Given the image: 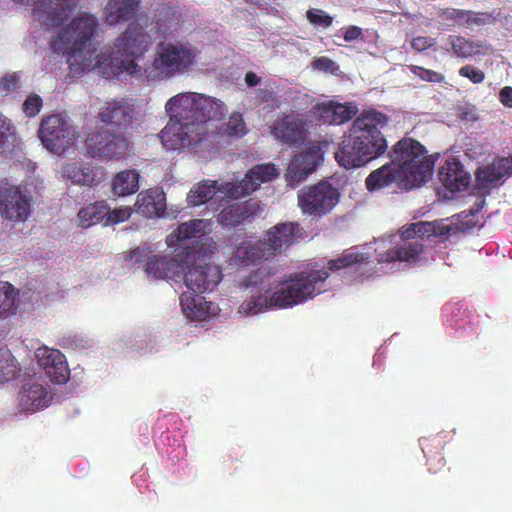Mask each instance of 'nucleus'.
<instances>
[{"instance_id":"nucleus-1","label":"nucleus","mask_w":512,"mask_h":512,"mask_svg":"<svg viewBox=\"0 0 512 512\" xmlns=\"http://www.w3.org/2000/svg\"><path fill=\"white\" fill-rule=\"evenodd\" d=\"M97 29L98 21L94 15L80 13L60 27L51 40V48L55 53L67 56V63L74 74L98 68L106 78L117 76L127 68L126 32H123L107 51L95 55L91 43Z\"/></svg>"},{"instance_id":"nucleus-2","label":"nucleus","mask_w":512,"mask_h":512,"mask_svg":"<svg viewBox=\"0 0 512 512\" xmlns=\"http://www.w3.org/2000/svg\"><path fill=\"white\" fill-rule=\"evenodd\" d=\"M165 108L170 120L160 133L163 146L180 150L196 146L207 136V122L225 116V104L196 92L180 93L170 98Z\"/></svg>"},{"instance_id":"nucleus-3","label":"nucleus","mask_w":512,"mask_h":512,"mask_svg":"<svg viewBox=\"0 0 512 512\" xmlns=\"http://www.w3.org/2000/svg\"><path fill=\"white\" fill-rule=\"evenodd\" d=\"M426 153L425 147L412 138L398 141L390 152L391 161L367 176V190L374 192L393 183L409 190L427 182L432 176L434 161Z\"/></svg>"},{"instance_id":"nucleus-4","label":"nucleus","mask_w":512,"mask_h":512,"mask_svg":"<svg viewBox=\"0 0 512 512\" xmlns=\"http://www.w3.org/2000/svg\"><path fill=\"white\" fill-rule=\"evenodd\" d=\"M388 121V116L383 112L373 108L363 110L354 119L335 152L338 164L346 169L359 168L383 155L388 144L381 129L387 126Z\"/></svg>"},{"instance_id":"nucleus-5","label":"nucleus","mask_w":512,"mask_h":512,"mask_svg":"<svg viewBox=\"0 0 512 512\" xmlns=\"http://www.w3.org/2000/svg\"><path fill=\"white\" fill-rule=\"evenodd\" d=\"M197 49L190 44L165 43L157 46L153 61L154 77L169 78L188 72L196 62Z\"/></svg>"},{"instance_id":"nucleus-6","label":"nucleus","mask_w":512,"mask_h":512,"mask_svg":"<svg viewBox=\"0 0 512 512\" xmlns=\"http://www.w3.org/2000/svg\"><path fill=\"white\" fill-rule=\"evenodd\" d=\"M38 135L42 145L51 153L63 155L75 146L77 132L70 118L62 113L41 120Z\"/></svg>"},{"instance_id":"nucleus-7","label":"nucleus","mask_w":512,"mask_h":512,"mask_svg":"<svg viewBox=\"0 0 512 512\" xmlns=\"http://www.w3.org/2000/svg\"><path fill=\"white\" fill-rule=\"evenodd\" d=\"M298 206L302 213L321 217L332 211L340 200V192L330 182L322 180L298 191Z\"/></svg>"},{"instance_id":"nucleus-8","label":"nucleus","mask_w":512,"mask_h":512,"mask_svg":"<svg viewBox=\"0 0 512 512\" xmlns=\"http://www.w3.org/2000/svg\"><path fill=\"white\" fill-rule=\"evenodd\" d=\"M449 228L437 222L420 221L403 225L399 230V237L403 244L397 245L392 255L388 256H420L423 252L424 238L446 235Z\"/></svg>"},{"instance_id":"nucleus-9","label":"nucleus","mask_w":512,"mask_h":512,"mask_svg":"<svg viewBox=\"0 0 512 512\" xmlns=\"http://www.w3.org/2000/svg\"><path fill=\"white\" fill-rule=\"evenodd\" d=\"M32 197L26 186H0V215L6 221L24 222L30 215Z\"/></svg>"},{"instance_id":"nucleus-10","label":"nucleus","mask_w":512,"mask_h":512,"mask_svg":"<svg viewBox=\"0 0 512 512\" xmlns=\"http://www.w3.org/2000/svg\"><path fill=\"white\" fill-rule=\"evenodd\" d=\"M278 176L279 171L274 164H258L249 169L241 181L223 183L222 193L231 199H238L250 195L261 184L272 181Z\"/></svg>"},{"instance_id":"nucleus-11","label":"nucleus","mask_w":512,"mask_h":512,"mask_svg":"<svg viewBox=\"0 0 512 512\" xmlns=\"http://www.w3.org/2000/svg\"><path fill=\"white\" fill-rule=\"evenodd\" d=\"M127 142L122 135H112L110 130L99 132L91 131L85 139L86 153L93 158L111 159L123 155L127 149Z\"/></svg>"},{"instance_id":"nucleus-12","label":"nucleus","mask_w":512,"mask_h":512,"mask_svg":"<svg viewBox=\"0 0 512 512\" xmlns=\"http://www.w3.org/2000/svg\"><path fill=\"white\" fill-rule=\"evenodd\" d=\"M140 0H130V57L137 58L152 45L151 36L145 31L150 18L139 13Z\"/></svg>"},{"instance_id":"nucleus-13","label":"nucleus","mask_w":512,"mask_h":512,"mask_svg":"<svg viewBox=\"0 0 512 512\" xmlns=\"http://www.w3.org/2000/svg\"><path fill=\"white\" fill-rule=\"evenodd\" d=\"M80 0H38L35 17L46 26H57L77 8Z\"/></svg>"},{"instance_id":"nucleus-14","label":"nucleus","mask_w":512,"mask_h":512,"mask_svg":"<svg viewBox=\"0 0 512 512\" xmlns=\"http://www.w3.org/2000/svg\"><path fill=\"white\" fill-rule=\"evenodd\" d=\"M259 212V205L252 200L231 202L224 205L216 220L224 228H236L252 220Z\"/></svg>"},{"instance_id":"nucleus-15","label":"nucleus","mask_w":512,"mask_h":512,"mask_svg":"<svg viewBox=\"0 0 512 512\" xmlns=\"http://www.w3.org/2000/svg\"><path fill=\"white\" fill-rule=\"evenodd\" d=\"M271 133L282 143H300L306 137L307 122L302 116L293 113L287 114L274 121L271 126Z\"/></svg>"},{"instance_id":"nucleus-16","label":"nucleus","mask_w":512,"mask_h":512,"mask_svg":"<svg viewBox=\"0 0 512 512\" xmlns=\"http://www.w3.org/2000/svg\"><path fill=\"white\" fill-rule=\"evenodd\" d=\"M35 355L38 365L52 382L63 384L68 380L69 369L65 356L59 350L43 346L36 350Z\"/></svg>"},{"instance_id":"nucleus-17","label":"nucleus","mask_w":512,"mask_h":512,"mask_svg":"<svg viewBox=\"0 0 512 512\" xmlns=\"http://www.w3.org/2000/svg\"><path fill=\"white\" fill-rule=\"evenodd\" d=\"M298 223H281L271 228L264 236L263 251L281 253L300 238Z\"/></svg>"},{"instance_id":"nucleus-18","label":"nucleus","mask_w":512,"mask_h":512,"mask_svg":"<svg viewBox=\"0 0 512 512\" xmlns=\"http://www.w3.org/2000/svg\"><path fill=\"white\" fill-rule=\"evenodd\" d=\"M52 396L43 384H24L18 392V407L21 412H35L47 407Z\"/></svg>"},{"instance_id":"nucleus-19","label":"nucleus","mask_w":512,"mask_h":512,"mask_svg":"<svg viewBox=\"0 0 512 512\" xmlns=\"http://www.w3.org/2000/svg\"><path fill=\"white\" fill-rule=\"evenodd\" d=\"M316 110L320 120L329 125H342L353 119L358 113L357 105L354 102H323L316 106Z\"/></svg>"},{"instance_id":"nucleus-20","label":"nucleus","mask_w":512,"mask_h":512,"mask_svg":"<svg viewBox=\"0 0 512 512\" xmlns=\"http://www.w3.org/2000/svg\"><path fill=\"white\" fill-rule=\"evenodd\" d=\"M439 180L451 192L465 190L470 184V175L456 158L449 159L439 169Z\"/></svg>"},{"instance_id":"nucleus-21","label":"nucleus","mask_w":512,"mask_h":512,"mask_svg":"<svg viewBox=\"0 0 512 512\" xmlns=\"http://www.w3.org/2000/svg\"><path fill=\"white\" fill-rule=\"evenodd\" d=\"M165 208L164 193L158 188H151L138 194L134 208L130 207V214L134 211L146 218H152L164 213Z\"/></svg>"},{"instance_id":"nucleus-22","label":"nucleus","mask_w":512,"mask_h":512,"mask_svg":"<svg viewBox=\"0 0 512 512\" xmlns=\"http://www.w3.org/2000/svg\"><path fill=\"white\" fill-rule=\"evenodd\" d=\"M447 46L445 50L458 58H472L485 54L489 50V45L480 40H472L460 35H449L446 39Z\"/></svg>"},{"instance_id":"nucleus-23","label":"nucleus","mask_w":512,"mask_h":512,"mask_svg":"<svg viewBox=\"0 0 512 512\" xmlns=\"http://www.w3.org/2000/svg\"><path fill=\"white\" fill-rule=\"evenodd\" d=\"M60 174L63 178L74 184L85 186L95 185L99 182L97 172L94 168L82 166L77 163H67L61 167Z\"/></svg>"},{"instance_id":"nucleus-24","label":"nucleus","mask_w":512,"mask_h":512,"mask_svg":"<svg viewBox=\"0 0 512 512\" xmlns=\"http://www.w3.org/2000/svg\"><path fill=\"white\" fill-rule=\"evenodd\" d=\"M203 234V220H191L180 224L166 238L169 247L183 246L186 240L199 238Z\"/></svg>"},{"instance_id":"nucleus-25","label":"nucleus","mask_w":512,"mask_h":512,"mask_svg":"<svg viewBox=\"0 0 512 512\" xmlns=\"http://www.w3.org/2000/svg\"><path fill=\"white\" fill-rule=\"evenodd\" d=\"M19 306V290L6 281H0V318L16 313Z\"/></svg>"},{"instance_id":"nucleus-26","label":"nucleus","mask_w":512,"mask_h":512,"mask_svg":"<svg viewBox=\"0 0 512 512\" xmlns=\"http://www.w3.org/2000/svg\"><path fill=\"white\" fill-rule=\"evenodd\" d=\"M127 114L128 105L126 102H111L101 111L100 118L107 125L122 127L125 130Z\"/></svg>"},{"instance_id":"nucleus-27","label":"nucleus","mask_w":512,"mask_h":512,"mask_svg":"<svg viewBox=\"0 0 512 512\" xmlns=\"http://www.w3.org/2000/svg\"><path fill=\"white\" fill-rule=\"evenodd\" d=\"M108 214V206L103 202L89 204L82 208L76 218V224L82 228H88L104 220Z\"/></svg>"},{"instance_id":"nucleus-28","label":"nucleus","mask_w":512,"mask_h":512,"mask_svg":"<svg viewBox=\"0 0 512 512\" xmlns=\"http://www.w3.org/2000/svg\"><path fill=\"white\" fill-rule=\"evenodd\" d=\"M216 181H203L195 185L187 195V202L191 206H199L211 200L217 193ZM222 192V187L219 189Z\"/></svg>"},{"instance_id":"nucleus-29","label":"nucleus","mask_w":512,"mask_h":512,"mask_svg":"<svg viewBox=\"0 0 512 512\" xmlns=\"http://www.w3.org/2000/svg\"><path fill=\"white\" fill-rule=\"evenodd\" d=\"M482 178L490 183L512 175V155L498 158L481 172Z\"/></svg>"},{"instance_id":"nucleus-30","label":"nucleus","mask_w":512,"mask_h":512,"mask_svg":"<svg viewBox=\"0 0 512 512\" xmlns=\"http://www.w3.org/2000/svg\"><path fill=\"white\" fill-rule=\"evenodd\" d=\"M17 141L15 127L11 120L0 114V154L12 150Z\"/></svg>"},{"instance_id":"nucleus-31","label":"nucleus","mask_w":512,"mask_h":512,"mask_svg":"<svg viewBox=\"0 0 512 512\" xmlns=\"http://www.w3.org/2000/svg\"><path fill=\"white\" fill-rule=\"evenodd\" d=\"M20 369L15 357L8 349H0V384L14 379Z\"/></svg>"},{"instance_id":"nucleus-32","label":"nucleus","mask_w":512,"mask_h":512,"mask_svg":"<svg viewBox=\"0 0 512 512\" xmlns=\"http://www.w3.org/2000/svg\"><path fill=\"white\" fill-rule=\"evenodd\" d=\"M128 14V0H110L106 7V21L109 25H116L126 21Z\"/></svg>"},{"instance_id":"nucleus-33","label":"nucleus","mask_w":512,"mask_h":512,"mask_svg":"<svg viewBox=\"0 0 512 512\" xmlns=\"http://www.w3.org/2000/svg\"><path fill=\"white\" fill-rule=\"evenodd\" d=\"M220 133L229 137H242L246 134V125L239 113L232 114L220 127Z\"/></svg>"},{"instance_id":"nucleus-34","label":"nucleus","mask_w":512,"mask_h":512,"mask_svg":"<svg viewBox=\"0 0 512 512\" xmlns=\"http://www.w3.org/2000/svg\"><path fill=\"white\" fill-rule=\"evenodd\" d=\"M318 158V151H316L315 149L303 151L298 155H295L294 158L291 160L292 170L295 169L296 167H301L304 170L308 171L309 173H312L318 165Z\"/></svg>"},{"instance_id":"nucleus-35","label":"nucleus","mask_w":512,"mask_h":512,"mask_svg":"<svg viewBox=\"0 0 512 512\" xmlns=\"http://www.w3.org/2000/svg\"><path fill=\"white\" fill-rule=\"evenodd\" d=\"M410 72L419 79L430 82V83H443L445 81V77L443 74L424 68L422 66L417 65H410L409 66Z\"/></svg>"},{"instance_id":"nucleus-36","label":"nucleus","mask_w":512,"mask_h":512,"mask_svg":"<svg viewBox=\"0 0 512 512\" xmlns=\"http://www.w3.org/2000/svg\"><path fill=\"white\" fill-rule=\"evenodd\" d=\"M158 29L163 33H167L173 26L178 24L176 12L169 7H163L158 12Z\"/></svg>"},{"instance_id":"nucleus-37","label":"nucleus","mask_w":512,"mask_h":512,"mask_svg":"<svg viewBox=\"0 0 512 512\" xmlns=\"http://www.w3.org/2000/svg\"><path fill=\"white\" fill-rule=\"evenodd\" d=\"M472 14L470 10H462L456 8H446L441 12V16L445 20L454 21L456 24L460 26H467L469 21V16Z\"/></svg>"},{"instance_id":"nucleus-38","label":"nucleus","mask_w":512,"mask_h":512,"mask_svg":"<svg viewBox=\"0 0 512 512\" xmlns=\"http://www.w3.org/2000/svg\"><path fill=\"white\" fill-rule=\"evenodd\" d=\"M306 17L311 24L324 28L331 26L333 22V17L321 9L308 10Z\"/></svg>"},{"instance_id":"nucleus-39","label":"nucleus","mask_w":512,"mask_h":512,"mask_svg":"<svg viewBox=\"0 0 512 512\" xmlns=\"http://www.w3.org/2000/svg\"><path fill=\"white\" fill-rule=\"evenodd\" d=\"M42 98L37 94L29 95L23 103V112L28 117L36 116L42 108Z\"/></svg>"},{"instance_id":"nucleus-40","label":"nucleus","mask_w":512,"mask_h":512,"mask_svg":"<svg viewBox=\"0 0 512 512\" xmlns=\"http://www.w3.org/2000/svg\"><path fill=\"white\" fill-rule=\"evenodd\" d=\"M311 173L304 170L301 167H296L292 170V162L289 163L287 171L285 173V178L288 184L292 187L297 186L300 182L305 180Z\"/></svg>"},{"instance_id":"nucleus-41","label":"nucleus","mask_w":512,"mask_h":512,"mask_svg":"<svg viewBox=\"0 0 512 512\" xmlns=\"http://www.w3.org/2000/svg\"><path fill=\"white\" fill-rule=\"evenodd\" d=\"M112 192L114 196L122 197L128 194V173L119 172L113 179Z\"/></svg>"},{"instance_id":"nucleus-42","label":"nucleus","mask_w":512,"mask_h":512,"mask_svg":"<svg viewBox=\"0 0 512 512\" xmlns=\"http://www.w3.org/2000/svg\"><path fill=\"white\" fill-rule=\"evenodd\" d=\"M20 88V78L16 73H7L0 79V91L7 95Z\"/></svg>"},{"instance_id":"nucleus-43","label":"nucleus","mask_w":512,"mask_h":512,"mask_svg":"<svg viewBox=\"0 0 512 512\" xmlns=\"http://www.w3.org/2000/svg\"><path fill=\"white\" fill-rule=\"evenodd\" d=\"M459 74L462 77L468 78L474 84H480L485 79L484 72L472 65L462 66L459 70Z\"/></svg>"},{"instance_id":"nucleus-44","label":"nucleus","mask_w":512,"mask_h":512,"mask_svg":"<svg viewBox=\"0 0 512 512\" xmlns=\"http://www.w3.org/2000/svg\"><path fill=\"white\" fill-rule=\"evenodd\" d=\"M128 218V211L126 208L120 207V208H114L110 209L108 207V214L104 218L105 225H115L117 223L123 222Z\"/></svg>"},{"instance_id":"nucleus-45","label":"nucleus","mask_w":512,"mask_h":512,"mask_svg":"<svg viewBox=\"0 0 512 512\" xmlns=\"http://www.w3.org/2000/svg\"><path fill=\"white\" fill-rule=\"evenodd\" d=\"M312 66L315 70L335 73L338 70L336 63L326 56L317 57L312 62Z\"/></svg>"},{"instance_id":"nucleus-46","label":"nucleus","mask_w":512,"mask_h":512,"mask_svg":"<svg viewBox=\"0 0 512 512\" xmlns=\"http://www.w3.org/2000/svg\"><path fill=\"white\" fill-rule=\"evenodd\" d=\"M436 44V39L429 36H417L411 41V47L417 52H424Z\"/></svg>"},{"instance_id":"nucleus-47","label":"nucleus","mask_w":512,"mask_h":512,"mask_svg":"<svg viewBox=\"0 0 512 512\" xmlns=\"http://www.w3.org/2000/svg\"><path fill=\"white\" fill-rule=\"evenodd\" d=\"M470 13L472 14L469 16V21L467 27L477 25H485L487 23L492 22L495 18L493 17L492 13L489 12H474L470 10Z\"/></svg>"},{"instance_id":"nucleus-48","label":"nucleus","mask_w":512,"mask_h":512,"mask_svg":"<svg viewBox=\"0 0 512 512\" xmlns=\"http://www.w3.org/2000/svg\"><path fill=\"white\" fill-rule=\"evenodd\" d=\"M361 36L362 29L355 25L348 26L343 33V38L346 42L354 41L360 38Z\"/></svg>"},{"instance_id":"nucleus-49","label":"nucleus","mask_w":512,"mask_h":512,"mask_svg":"<svg viewBox=\"0 0 512 512\" xmlns=\"http://www.w3.org/2000/svg\"><path fill=\"white\" fill-rule=\"evenodd\" d=\"M499 100L505 107L512 108V87H503L499 92Z\"/></svg>"},{"instance_id":"nucleus-50","label":"nucleus","mask_w":512,"mask_h":512,"mask_svg":"<svg viewBox=\"0 0 512 512\" xmlns=\"http://www.w3.org/2000/svg\"><path fill=\"white\" fill-rule=\"evenodd\" d=\"M139 174L136 170L130 169V195L134 194L138 191L140 185H139Z\"/></svg>"},{"instance_id":"nucleus-51","label":"nucleus","mask_w":512,"mask_h":512,"mask_svg":"<svg viewBox=\"0 0 512 512\" xmlns=\"http://www.w3.org/2000/svg\"><path fill=\"white\" fill-rule=\"evenodd\" d=\"M129 67H130V77L136 76V75L142 76V68L133 59H130Z\"/></svg>"},{"instance_id":"nucleus-52","label":"nucleus","mask_w":512,"mask_h":512,"mask_svg":"<svg viewBox=\"0 0 512 512\" xmlns=\"http://www.w3.org/2000/svg\"><path fill=\"white\" fill-rule=\"evenodd\" d=\"M245 82L247 83L248 86H255L258 84L259 78L257 77V75L255 73L248 72L245 75Z\"/></svg>"},{"instance_id":"nucleus-53","label":"nucleus","mask_w":512,"mask_h":512,"mask_svg":"<svg viewBox=\"0 0 512 512\" xmlns=\"http://www.w3.org/2000/svg\"><path fill=\"white\" fill-rule=\"evenodd\" d=\"M258 95H259V97L262 98V100H268L269 98L272 97V92H270L268 90L260 89L258 92Z\"/></svg>"},{"instance_id":"nucleus-54","label":"nucleus","mask_w":512,"mask_h":512,"mask_svg":"<svg viewBox=\"0 0 512 512\" xmlns=\"http://www.w3.org/2000/svg\"><path fill=\"white\" fill-rule=\"evenodd\" d=\"M342 256L352 257V256H359V254L358 253H348V254H343ZM360 256H363V254H360Z\"/></svg>"},{"instance_id":"nucleus-55","label":"nucleus","mask_w":512,"mask_h":512,"mask_svg":"<svg viewBox=\"0 0 512 512\" xmlns=\"http://www.w3.org/2000/svg\"><path fill=\"white\" fill-rule=\"evenodd\" d=\"M138 256L137 250H130V257Z\"/></svg>"},{"instance_id":"nucleus-56","label":"nucleus","mask_w":512,"mask_h":512,"mask_svg":"<svg viewBox=\"0 0 512 512\" xmlns=\"http://www.w3.org/2000/svg\"><path fill=\"white\" fill-rule=\"evenodd\" d=\"M180 256L189 257V256H191V252L190 251L182 252Z\"/></svg>"},{"instance_id":"nucleus-57","label":"nucleus","mask_w":512,"mask_h":512,"mask_svg":"<svg viewBox=\"0 0 512 512\" xmlns=\"http://www.w3.org/2000/svg\"><path fill=\"white\" fill-rule=\"evenodd\" d=\"M213 244L214 245H213L212 249L210 250V253H212V254H214L217 250L216 244L215 243H213Z\"/></svg>"},{"instance_id":"nucleus-58","label":"nucleus","mask_w":512,"mask_h":512,"mask_svg":"<svg viewBox=\"0 0 512 512\" xmlns=\"http://www.w3.org/2000/svg\"><path fill=\"white\" fill-rule=\"evenodd\" d=\"M152 76V71L149 72V74L147 75V77H151Z\"/></svg>"}]
</instances>
